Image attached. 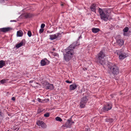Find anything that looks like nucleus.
I'll list each match as a JSON object with an SVG mask.
<instances>
[{"instance_id":"nucleus-1","label":"nucleus","mask_w":131,"mask_h":131,"mask_svg":"<svg viewBox=\"0 0 131 131\" xmlns=\"http://www.w3.org/2000/svg\"><path fill=\"white\" fill-rule=\"evenodd\" d=\"M79 45V43L76 41L74 42L65 49L66 53L63 54L64 60L68 62L71 59L73 55L74 52L73 49H74L76 46Z\"/></svg>"},{"instance_id":"nucleus-2","label":"nucleus","mask_w":131,"mask_h":131,"mask_svg":"<svg viewBox=\"0 0 131 131\" xmlns=\"http://www.w3.org/2000/svg\"><path fill=\"white\" fill-rule=\"evenodd\" d=\"M107 66L109 71L108 73L109 74L112 73L114 76H115L119 73V68L116 64L110 63Z\"/></svg>"},{"instance_id":"nucleus-3","label":"nucleus","mask_w":131,"mask_h":131,"mask_svg":"<svg viewBox=\"0 0 131 131\" xmlns=\"http://www.w3.org/2000/svg\"><path fill=\"white\" fill-rule=\"evenodd\" d=\"M98 12L101 19L104 21H107L109 18V14L108 10L105 9L99 8Z\"/></svg>"},{"instance_id":"nucleus-4","label":"nucleus","mask_w":131,"mask_h":131,"mask_svg":"<svg viewBox=\"0 0 131 131\" xmlns=\"http://www.w3.org/2000/svg\"><path fill=\"white\" fill-rule=\"evenodd\" d=\"M105 50H102L99 52L97 56V62L99 64L103 66L105 64L106 62L104 58L105 56Z\"/></svg>"},{"instance_id":"nucleus-5","label":"nucleus","mask_w":131,"mask_h":131,"mask_svg":"<svg viewBox=\"0 0 131 131\" xmlns=\"http://www.w3.org/2000/svg\"><path fill=\"white\" fill-rule=\"evenodd\" d=\"M112 107V104L111 103H107L105 105H104L101 110L105 112L111 110Z\"/></svg>"},{"instance_id":"nucleus-6","label":"nucleus","mask_w":131,"mask_h":131,"mask_svg":"<svg viewBox=\"0 0 131 131\" xmlns=\"http://www.w3.org/2000/svg\"><path fill=\"white\" fill-rule=\"evenodd\" d=\"M45 88L47 90H52L54 88V86L52 84H51L48 82L45 83Z\"/></svg>"},{"instance_id":"nucleus-7","label":"nucleus","mask_w":131,"mask_h":131,"mask_svg":"<svg viewBox=\"0 0 131 131\" xmlns=\"http://www.w3.org/2000/svg\"><path fill=\"white\" fill-rule=\"evenodd\" d=\"M37 124L39 126H41L42 128H45L46 127V125L43 121L39 120L37 122Z\"/></svg>"},{"instance_id":"nucleus-8","label":"nucleus","mask_w":131,"mask_h":131,"mask_svg":"<svg viewBox=\"0 0 131 131\" xmlns=\"http://www.w3.org/2000/svg\"><path fill=\"white\" fill-rule=\"evenodd\" d=\"M25 39L22 40L20 43L16 45V47L18 48L23 45H24L25 43Z\"/></svg>"},{"instance_id":"nucleus-9","label":"nucleus","mask_w":131,"mask_h":131,"mask_svg":"<svg viewBox=\"0 0 131 131\" xmlns=\"http://www.w3.org/2000/svg\"><path fill=\"white\" fill-rule=\"evenodd\" d=\"M12 29V28L9 27L3 28L0 29V31L3 32H6L10 31Z\"/></svg>"},{"instance_id":"nucleus-10","label":"nucleus","mask_w":131,"mask_h":131,"mask_svg":"<svg viewBox=\"0 0 131 131\" xmlns=\"http://www.w3.org/2000/svg\"><path fill=\"white\" fill-rule=\"evenodd\" d=\"M71 120L70 119H68L67 121L64 125V126L67 128H70L71 124Z\"/></svg>"},{"instance_id":"nucleus-11","label":"nucleus","mask_w":131,"mask_h":131,"mask_svg":"<svg viewBox=\"0 0 131 131\" xmlns=\"http://www.w3.org/2000/svg\"><path fill=\"white\" fill-rule=\"evenodd\" d=\"M127 55L125 53H121L119 56V59H123L127 56Z\"/></svg>"},{"instance_id":"nucleus-12","label":"nucleus","mask_w":131,"mask_h":131,"mask_svg":"<svg viewBox=\"0 0 131 131\" xmlns=\"http://www.w3.org/2000/svg\"><path fill=\"white\" fill-rule=\"evenodd\" d=\"M92 11L96 13V5L93 4L91 5L90 8Z\"/></svg>"},{"instance_id":"nucleus-13","label":"nucleus","mask_w":131,"mask_h":131,"mask_svg":"<svg viewBox=\"0 0 131 131\" xmlns=\"http://www.w3.org/2000/svg\"><path fill=\"white\" fill-rule=\"evenodd\" d=\"M48 61L46 58L42 60L40 62L41 66H43L47 65V62Z\"/></svg>"},{"instance_id":"nucleus-14","label":"nucleus","mask_w":131,"mask_h":131,"mask_svg":"<svg viewBox=\"0 0 131 131\" xmlns=\"http://www.w3.org/2000/svg\"><path fill=\"white\" fill-rule=\"evenodd\" d=\"M77 85L75 83H74L70 85L69 89L71 90H75L77 88Z\"/></svg>"},{"instance_id":"nucleus-15","label":"nucleus","mask_w":131,"mask_h":131,"mask_svg":"<svg viewBox=\"0 0 131 131\" xmlns=\"http://www.w3.org/2000/svg\"><path fill=\"white\" fill-rule=\"evenodd\" d=\"M88 101V96H85L83 97L81 99V101L86 103Z\"/></svg>"},{"instance_id":"nucleus-16","label":"nucleus","mask_w":131,"mask_h":131,"mask_svg":"<svg viewBox=\"0 0 131 131\" xmlns=\"http://www.w3.org/2000/svg\"><path fill=\"white\" fill-rule=\"evenodd\" d=\"M117 42L118 45L120 46H122L124 43V41L123 40L119 39L117 40Z\"/></svg>"},{"instance_id":"nucleus-17","label":"nucleus","mask_w":131,"mask_h":131,"mask_svg":"<svg viewBox=\"0 0 131 131\" xmlns=\"http://www.w3.org/2000/svg\"><path fill=\"white\" fill-rule=\"evenodd\" d=\"M100 29L98 28H93L92 29V31L94 33H96L99 32L100 31Z\"/></svg>"},{"instance_id":"nucleus-18","label":"nucleus","mask_w":131,"mask_h":131,"mask_svg":"<svg viewBox=\"0 0 131 131\" xmlns=\"http://www.w3.org/2000/svg\"><path fill=\"white\" fill-rule=\"evenodd\" d=\"M49 39L52 40L57 39L56 36L55 34L50 35L49 36Z\"/></svg>"},{"instance_id":"nucleus-19","label":"nucleus","mask_w":131,"mask_h":131,"mask_svg":"<svg viewBox=\"0 0 131 131\" xmlns=\"http://www.w3.org/2000/svg\"><path fill=\"white\" fill-rule=\"evenodd\" d=\"M23 34V33L22 31L20 30L17 31V36L18 37H22Z\"/></svg>"},{"instance_id":"nucleus-20","label":"nucleus","mask_w":131,"mask_h":131,"mask_svg":"<svg viewBox=\"0 0 131 131\" xmlns=\"http://www.w3.org/2000/svg\"><path fill=\"white\" fill-rule=\"evenodd\" d=\"M5 65V62L3 60L0 61V68H2Z\"/></svg>"},{"instance_id":"nucleus-21","label":"nucleus","mask_w":131,"mask_h":131,"mask_svg":"<svg viewBox=\"0 0 131 131\" xmlns=\"http://www.w3.org/2000/svg\"><path fill=\"white\" fill-rule=\"evenodd\" d=\"M86 103L80 101V106L81 108H83L84 107Z\"/></svg>"},{"instance_id":"nucleus-22","label":"nucleus","mask_w":131,"mask_h":131,"mask_svg":"<svg viewBox=\"0 0 131 131\" xmlns=\"http://www.w3.org/2000/svg\"><path fill=\"white\" fill-rule=\"evenodd\" d=\"M32 16V15L31 14L28 13L27 14L25 15V17L26 18H30Z\"/></svg>"},{"instance_id":"nucleus-23","label":"nucleus","mask_w":131,"mask_h":131,"mask_svg":"<svg viewBox=\"0 0 131 131\" xmlns=\"http://www.w3.org/2000/svg\"><path fill=\"white\" fill-rule=\"evenodd\" d=\"M55 35H56L57 38H60L61 36V34L60 33H56Z\"/></svg>"},{"instance_id":"nucleus-24","label":"nucleus","mask_w":131,"mask_h":131,"mask_svg":"<svg viewBox=\"0 0 131 131\" xmlns=\"http://www.w3.org/2000/svg\"><path fill=\"white\" fill-rule=\"evenodd\" d=\"M56 120L57 121L61 122L62 121V119L59 117H57L55 118Z\"/></svg>"},{"instance_id":"nucleus-25","label":"nucleus","mask_w":131,"mask_h":131,"mask_svg":"<svg viewBox=\"0 0 131 131\" xmlns=\"http://www.w3.org/2000/svg\"><path fill=\"white\" fill-rule=\"evenodd\" d=\"M128 28L127 27H126L123 29V31L124 32H127L128 31Z\"/></svg>"},{"instance_id":"nucleus-26","label":"nucleus","mask_w":131,"mask_h":131,"mask_svg":"<svg viewBox=\"0 0 131 131\" xmlns=\"http://www.w3.org/2000/svg\"><path fill=\"white\" fill-rule=\"evenodd\" d=\"M90 129L89 127L88 126H86L85 127V129L83 131H90Z\"/></svg>"},{"instance_id":"nucleus-27","label":"nucleus","mask_w":131,"mask_h":131,"mask_svg":"<svg viewBox=\"0 0 131 131\" xmlns=\"http://www.w3.org/2000/svg\"><path fill=\"white\" fill-rule=\"evenodd\" d=\"M43 109H39L37 111V113L38 114H40L42 113L43 111Z\"/></svg>"},{"instance_id":"nucleus-28","label":"nucleus","mask_w":131,"mask_h":131,"mask_svg":"<svg viewBox=\"0 0 131 131\" xmlns=\"http://www.w3.org/2000/svg\"><path fill=\"white\" fill-rule=\"evenodd\" d=\"M27 35L28 36L30 37H31L32 35V33L31 31H28L27 33Z\"/></svg>"},{"instance_id":"nucleus-29","label":"nucleus","mask_w":131,"mask_h":131,"mask_svg":"<svg viewBox=\"0 0 131 131\" xmlns=\"http://www.w3.org/2000/svg\"><path fill=\"white\" fill-rule=\"evenodd\" d=\"M49 101V99H46L42 100V102H43V103L45 102H48Z\"/></svg>"},{"instance_id":"nucleus-30","label":"nucleus","mask_w":131,"mask_h":131,"mask_svg":"<svg viewBox=\"0 0 131 131\" xmlns=\"http://www.w3.org/2000/svg\"><path fill=\"white\" fill-rule=\"evenodd\" d=\"M49 116V114L48 113H47L44 114V116L46 117H48Z\"/></svg>"},{"instance_id":"nucleus-31","label":"nucleus","mask_w":131,"mask_h":131,"mask_svg":"<svg viewBox=\"0 0 131 131\" xmlns=\"http://www.w3.org/2000/svg\"><path fill=\"white\" fill-rule=\"evenodd\" d=\"M0 82L2 84H4L6 82V81L4 79H3Z\"/></svg>"},{"instance_id":"nucleus-32","label":"nucleus","mask_w":131,"mask_h":131,"mask_svg":"<svg viewBox=\"0 0 131 131\" xmlns=\"http://www.w3.org/2000/svg\"><path fill=\"white\" fill-rule=\"evenodd\" d=\"M121 52L120 51L117 50V51H116L115 53H116L117 55H119H119L120 54H121Z\"/></svg>"},{"instance_id":"nucleus-33","label":"nucleus","mask_w":131,"mask_h":131,"mask_svg":"<svg viewBox=\"0 0 131 131\" xmlns=\"http://www.w3.org/2000/svg\"><path fill=\"white\" fill-rule=\"evenodd\" d=\"M37 100L39 102L43 103V102H42V100H41L39 98H38L37 99Z\"/></svg>"},{"instance_id":"nucleus-34","label":"nucleus","mask_w":131,"mask_h":131,"mask_svg":"<svg viewBox=\"0 0 131 131\" xmlns=\"http://www.w3.org/2000/svg\"><path fill=\"white\" fill-rule=\"evenodd\" d=\"M114 121V120L112 118H109V122L110 123H112Z\"/></svg>"},{"instance_id":"nucleus-35","label":"nucleus","mask_w":131,"mask_h":131,"mask_svg":"<svg viewBox=\"0 0 131 131\" xmlns=\"http://www.w3.org/2000/svg\"><path fill=\"white\" fill-rule=\"evenodd\" d=\"M44 31V29H43L41 28L39 30V32L40 34L43 32Z\"/></svg>"},{"instance_id":"nucleus-36","label":"nucleus","mask_w":131,"mask_h":131,"mask_svg":"<svg viewBox=\"0 0 131 131\" xmlns=\"http://www.w3.org/2000/svg\"><path fill=\"white\" fill-rule=\"evenodd\" d=\"M45 26V25L44 24H42L41 26V28L43 29V28Z\"/></svg>"},{"instance_id":"nucleus-37","label":"nucleus","mask_w":131,"mask_h":131,"mask_svg":"<svg viewBox=\"0 0 131 131\" xmlns=\"http://www.w3.org/2000/svg\"><path fill=\"white\" fill-rule=\"evenodd\" d=\"M66 82L68 83H72V82L71 81H69L68 80L66 81Z\"/></svg>"},{"instance_id":"nucleus-38","label":"nucleus","mask_w":131,"mask_h":131,"mask_svg":"<svg viewBox=\"0 0 131 131\" xmlns=\"http://www.w3.org/2000/svg\"><path fill=\"white\" fill-rule=\"evenodd\" d=\"M8 0H0V3H3L5 2V1H7Z\"/></svg>"},{"instance_id":"nucleus-39","label":"nucleus","mask_w":131,"mask_h":131,"mask_svg":"<svg viewBox=\"0 0 131 131\" xmlns=\"http://www.w3.org/2000/svg\"><path fill=\"white\" fill-rule=\"evenodd\" d=\"M109 118H107L105 119V121L106 122H109Z\"/></svg>"},{"instance_id":"nucleus-40","label":"nucleus","mask_w":131,"mask_h":131,"mask_svg":"<svg viewBox=\"0 0 131 131\" xmlns=\"http://www.w3.org/2000/svg\"><path fill=\"white\" fill-rule=\"evenodd\" d=\"M10 22H16L17 20H10Z\"/></svg>"},{"instance_id":"nucleus-41","label":"nucleus","mask_w":131,"mask_h":131,"mask_svg":"<svg viewBox=\"0 0 131 131\" xmlns=\"http://www.w3.org/2000/svg\"><path fill=\"white\" fill-rule=\"evenodd\" d=\"M12 100H13V101H14L15 100V97H13L12 98Z\"/></svg>"},{"instance_id":"nucleus-42","label":"nucleus","mask_w":131,"mask_h":131,"mask_svg":"<svg viewBox=\"0 0 131 131\" xmlns=\"http://www.w3.org/2000/svg\"><path fill=\"white\" fill-rule=\"evenodd\" d=\"M82 38V37H81V35H80V36H79V37H78V40H79V39L80 38Z\"/></svg>"},{"instance_id":"nucleus-43","label":"nucleus","mask_w":131,"mask_h":131,"mask_svg":"<svg viewBox=\"0 0 131 131\" xmlns=\"http://www.w3.org/2000/svg\"><path fill=\"white\" fill-rule=\"evenodd\" d=\"M3 113H2L1 112H0V116H2V114Z\"/></svg>"},{"instance_id":"nucleus-44","label":"nucleus","mask_w":131,"mask_h":131,"mask_svg":"<svg viewBox=\"0 0 131 131\" xmlns=\"http://www.w3.org/2000/svg\"><path fill=\"white\" fill-rule=\"evenodd\" d=\"M5 119L6 120H8L9 119V118L8 117H7Z\"/></svg>"},{"instance_id":"nucleus-45","label":"nucleus","mask_w":131,"mask_h":131,"mask_svg":"<svg viewBox=\"0 0 131 131\" xmlns=\"http://www.w3.org/2000/svg\"><path fill=\"white\" fill-rule=\"evenodd\" d=\"M111 97H112V98H113V97H114V96H113V95H111Z\"/></svg>"},{"instance_id":"nucleus-46","label":"nucleus","mask_w":131,"mask_h":131,"mask_svg":"<svg viewBox=\"0 0 131 131\" xmlns=\"http://www.w3.org/2000/svg\"><path fill=\"white\" fill-rule=\"evenodd\" d=\"M71 124H72V123H74V122H71Z\"/></svg>"},{"instance_id":"nucleus-47","label":"nucleus","mask_w":131,"mask_h":131,"mask_svg":"<svg viewBox=\"0 0 131 131\" xmlns=\"http://www.w3.org/2000/svg\"><path fill=\"white\" fill-rule=\"evenodd\" d=\"M33 82V81H32V80H31L30 81V83H32V82Z\"/></svg>"},{"instance_id":"nucleus-48","label":"nucleus","mask_w":131,"mask_h":131,"mask_svg":"<svg viewBox=\"0 0 131 131\" xmlns=\"http://www.w3.org/2000/svg\"><path fill=\"white\" fill-rule=\"evenodd\" d=\"M61 6H63V4H61Z\"/></svg>"},{"instance_id":"nucleus-49","label":"nucleus","mask_w":131,"mask_h":131,"mask_svg":"<svg viewBox=\"0 0 131 131\" xmlns=\"http://www.w3.org/2000/svg\"><path fill=\"white\" fill-rule=\"evenodd\" d=\"M124 35H125V33H124Z\"/></svg>"},{"instance_id":"nucleus-50","label":"nucleus","mask_w":131,"mask_h":131,"mask_svg":"<svg viewBox=\"0 0 131 131\" xmlns=\"http://www.w3.org/2000/svg\"><path fill=\"white\" fill-rule=\"evenodd\" d=\"M8 116H9L10 115L9 114H8Z\"/></svg>"},{"instance_id":"nucleus-51","label":"nucleus","mask_w":131,"mask_h":131,"mask_svg":"<svg viewBox=\"0 0 131 131\" xmlns=\"http://www.w3.org/2000/svg\"><path fill=\"white\" fill-rule=\"evenodd\" d=\"M53 50H55L54 49H53Z\"/></svg>"},{"instance_id":"nucleus-52","label":"nucleus","mask_w":131,"mask_h":131,"mask_svg":"<svg viewBox=\"0 0 131 131\" xmlns=\"http://www.w3.org/2000/svg\"><path fill=\"white\" fill-rule=\"evenodd\" d=\"M85 70H86V69L85 68Z\"/></svg>"},{"instance_id":"nucleus-53","label":"nucleus","mask_w":131,"mask_h":131,"mask_svg":"<svg viewBox=\"0 0 131 131\" xmlns=\"http://www.w3.org/2000/svg\"><path fill=\"white\" fill-rule=\"evenodd\" d=\"M7 131H9V130H8Z\"/></svg>"},{"instance_id":"nucleus-54","label":"nucleus","mask_w":131,"mask_h":131,"mask_svg":"<svg viewBox=\"0 0 131 131\" xmlns=\"http://www.w3.org/2000/svg\"><path fill=\"white\" fill-rule=\"evenodd\" d=\"M1 116H0V117Z\"/></svg>"}]
</instances>
